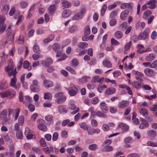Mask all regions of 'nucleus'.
I'll use <instances>...</instances> for the list:
<instances>
[{
	"instance_id": "obj_1",
	"label": "nucleus",
	"mask_w": 157,
	"mask_h": 157,
	"mask_svg": "<svg viewBox=\"0 0 157 157\" xmlns=\"http://www.w3.org/2000/svg\"><path fill=\"white\" fill-rule=\"evenodd\" d=\"M4 70L9 76H16L17 73L16 68H14V66L12 60L10 61L8 65L5 67Z\"/></svg>"
},
{
	"instance_id": "obj_2",
	"label": "nucleus",
	"mask_w": 157,
	"mask_h": 157,
	"mask_svg": "<svg viewBox=\"0 0 157 157\" xmlns=\"http://www.w3.org/2000/svg\"><path fill=\"white\" fill-rule=\"evenodd\" d=\"M88 44L87 43L81 42L77 44L78 48H77L75 51L76 52L79 53L80 56H82L86 52L85 49L88 47Z\"/></svg>"
},
{
	"instance_id": "obj_3",
	"label": "nucleus",
	"mask_w": 157,
	"mask_h": 157,
	"mask_svg": "<svg viewBox=\"0 0 157 157\" xmlns=\"http://www.w3.org/2000/svg\"><path fill=\"white\" fill-rule=\"evenodd\" d=\"M54 97L56 99V102L58 104H61L63 103L66 100V97L63 95L62 92H59L56 94Z\"/></svg>"
},
{
	"instance_id": "obj_4",
	"label": "nucleus",
	"mask_w": 157,
	"mask_h": 157,
	"mask_svg": "<svg viewBox=\"0 0 157 157\" xmlns=\"http://www.w3.org/2000/svg\"><path fill=\"white\" fill-rule=\"evenodd\" d=\"M37 122L38 123L37 127L40 130L43 131H46L47 130V128L45 125V121L44 120L39 119L37 120Z\"/></svg>"
},
{
	"instance_id": "obj_5",
	"label": "nucleus",
	"mask_w": 157,
	"mask_h": 157,
	"mask_svg": "<svg viewBox=\"0 0 157 157\" xmlns=\"http://www.w3.org/2000/svg\"><path fill=\"white\" fill-rule=\"evenodd\" d=\"M85 8L84 7H82L81 9L80 12L75 14L72 18L73 20H78L79 19L82 18L84 15V13L85 12Z\"/></svg>"
},
{
	"instance_id": "obj_6",
	"label": "nucleus",
	"mask_w": 157,
	"mask_h": 157,
	"mask_svg": "<svg viewBox=\"0 0 157 157\" xmlns=\"http://www.w3.org/2000/svg\"><path fill=\"white\" fill-rule=\"evenodd\" d=\"M19 112L20 110L18 109H8V116H12L13 117H15V120H16L18 116Z\"/></svg>"
},
{
	"instance_id": "obj_7",
	"label": "nucleus",
	"mask_w": 157,
	"mask_h": 157,
	"mask_svg": "<svg viewBox=\"0 0 157 157\" xmlns=\"http://www.w3.org/2000/svg\"><path fill=\"white\" fill-rule=\"evenodd\" d=\"M149 31V28L146 29L143 33H141L139 34L138 39L139 40L145 39L147 37Z\"/></svg>"
},
{
	"instance_id": "obj_8",
	"label": "nucleus",
	"mask_w": 157,
	"mask_h": 157,
	"mask_svg": "<svg viewBox=\"0 0 157 157\" xmlns=\"http://www.w3.org/2000/svg\"><path fill=\"white\" fill-rule=\"evenodd\" d=\"M33 132L28 128H25L24 134L26 136L27 139L29 140L33 138Z\"/></svg>"
},
{
	"instance_id": "obj_9",
	"label": "nucleus",
	"mask_w": 157,
	"mask_h": 157,
	"mask_svg": "<svg viewBox=\"0 0 157 157\" xmlns=\"http://www.w3.org/2000/svg\"><path fill=\"white\" fill-rule=\"evenodd\" d=\"M78 92V90L76 87L74 85L71 87V90L69 91V94L71 96H74L76 95Z\"/></svg>"
},
{
	"instance_id": "obj_10",
	"label": "nucleus",
	"mask_w": 157,
	"mask_h": 157,
	"mask_svg": "<svg viewBox=\"0 0 157 157\" xmlns=\"http://www.w3.org/2000/svg\"><path fill=\"white\" fill-rule=\"evenodd\" d=\"M144 72L146 75L148 77L152 76L155 74V72L153 70L149 68L144 69Z\"/></svg>"
},
{
	"instance_id": "obj_11",
	"label": "nucleus",
	"mask_w": 157,
	"mask_h": 157,
	"mask_svg": "<svg viewBox=\"0 0 157 157\" xmlns=\"http://www.w3.org/2000/svg\"><path fill=\"white\" fill-rule=\"evenodd\" d=\"M43 85L46 89H48L52 87L53 86V84L50 80L47 79L43 82Z\"/></svg>"
},
{
	"instance_id": "obj_12",
	"label": "nucleus",
	"mask_w": 157,
	"mask_h": 157,
	"mask_svg": "<svg viewBox=\"0 0 157 157\" xmlns=\"http://www.w3.org/2000/svg\"><path fill=\"white\" fill-rule=\"evenodd\" d=\"M129 14V11L128 10H125L122 11L120 15L121 19L122 20H124L127 18Z\"/></svg>"
},
{
	"instance_id": "obj_13",
	"label": "nucleus",
	"mask_w": 157,
	"mask_h": 157,
	"mask_svg": "<svg viewBox=\"0 0 157 157\" xmlns=\"http://www.w3.org/2000/svg\"><path fill=\"white\" fill-rule=\"evenodd\" d=\"M129 103L128 101H122L119 102L118 107L121 109H123L128 106Z\"/></svg>"
},
{
	"instance_id": "obj_14",
	"label": "nucleus",
	"mask_w": 157,
	"mask_h": 157,
	"mask_svg": "<svg viewBox=\"0 0 157 157\" xmlns=\"http://www.w3.org/2000/svg\"><path fill=\"white\" fill-rule=\"evenodd\" d=\"M116 90L113 87H109L107 88L105 91V94L107 95L113 94L115 93Z\"/></svg>"
},
{
	"instance_id": "obj_15",
	"label": "nucleus",
	"mask_w": 157,
	"mask_h": 157,
	"mask_svg": "<svg viewBox=\"0 0 157 157\" xmlns=\"http://www.w3.org/2000/svg\"><path fill=\"white\" fill-rule=\"evenodd\" d=\"M156 1L155 0H151L148 2L147 4L149 5V8L150 9H153L156 7Z\"/></svg>"
},
{
	"instance_id": "obj_16",
	"label": "nucleus",
	"mask_w": 157,
	"mask_h": 157,
	"mask_svg": "<svg viewBox=\"0 0 157 157\" xmlns=\"http://www.w3.org/2000/svg\"><path fill=\"white\" fill-rule=\"evenodd\" d=\"M118 126L121 128L124 132H127L128 129V126L125 123H121L118 125Z\"/></svg>"
},
{
	"instance_id": "obj_17",
	"label": "nucleus",
	"mask_w": 157,
	"mask_h": 157,
	"mask_svg": "<svg viewBox=\"0 0 157 157\" xmlns=\"http://www.w3.org/2000/svg\"><path fill=\"white\" fill-rule=\"evenodd\" d=\"M155 54L154 53H151L147 56L145 60L147 61H150L154 60L155 57Z\"/></svg>"
},
{
	"instance_id": "obj_18",
	"label": "nucleus",
	"mask_w": 157,
	"mask_h": 157,
	"mask_svg": "<svg viewBox=\"0 0 157 157\" xmlns=\"http://www.w3.org/2000/svg\"><path fill=\"white\" fill-rule=\"evenodd\" d=\"M102 63L104 66L107 67L111 68L112 66L111 63L107 59L103 60L102 62Z\"/></svg>"
},
{
	"instance_id": "obj_19",
	"label": "nucleus",
	"mask_w": 157,
	"mask_h": 157,
	"mask_svg": "<svg viewBox=\"0 0 157 157\" xmlns=\"http://www.w3.org/2000/svg\"><path fill=\"white\" fill-rule=\"evenodd\" d=\"M140 113L144 117H146V119L147 120L150 119L149 117L147 116L148 115V112L147 110L144 108H142L140 110Z\"/></svg>"
},
{
	"instance_id": "obj_20",
	"label": "nucleus",
	"mask_w": 157,
	"mask_h": 157,
	"mask_svg": "<svg viewBox=\"0 0 157 157\" xmlns=\"http://www.w3.org/2000/svg\"><path fill=\"white\" fill-rule=\"evenodd\" d=\"M56 7L55 5H52L49 6L48 10L50 14L53 15L55 13Z\"/></svg>"
},
{
	"instance_id": "obj_21",
	"label": "nucleus",
	"mask_w": 157,
	"mask_h": 157,
	"mask_svg": "<svg viewBox=\"0 0 157 157\" xmlns=\"http://www.w3.org/2000/svg\"><path fill=\"white\" fill-rule=\"evenodd\" d=\"M9 9V5L7 4H5L2 6V11L4 13L7 14Z\"/></svg>"
},
{
	"instance_id": "obj_22",
	"label": "nucleus",
	"mask_w": 157,
	"mask_h": 157,
	"mask_svg": "<svg viewBox=\"0 0 157 157\" xmlns=\"http://www.w3.org/2000/svg\"><path fill=\"white\" fill-rule=\"evenodd\" d=\"M31 64L27 60H25L23 63V66L24 68L27 69L29 71L32 69Z\"/></svg>"
},
{
	"instance_id": "obj_23",
	"label": "nucleus",
	"mask_w": 157,
	"mask_h": 157,
	"mask_svg": "<svg viewBox=\"0 0 157 157\" xmlns=\"http://www.w3.org/2000/svg\"><path fill=\"white\" fill-rule=\"evenodd\" d=\"M142 82H139L138 81H134L132 83L133 87L136 89H138L141 88V84Z\"/></svg>"
},
{
	"instance_id": "obj_24",
	"label": "nucleus",
	"mask_w": 157,
	"mask_h": 157,
	"mask_svg": "<svg viewBox=\"0 0 157 157\" xmlns=\"http://www.w3.org/2000/svg\"><path fill=\"white\" fill-rule=\"evenodd\" d=\"M132 5H133V4L131 2L129 3H124L121 4V8L122 10L125 9H128Z\"/></svg>"
},
{
	"instance_id": "obj_25",
	"label": "nucleus",
	"mask_w": 157,
	"mask_h": 157,
	"mask_svg": "<svg viewBox=\"0 0 157 157\" xmlns=\"http://www.w3.org/2000/svg\"><path fill=\"white\" fill-rule=\"evenodd\" d=\"M17 81V78L16 76H13L12 78H11L10 80V85L12 87L14 88Z\"/></svg>"
},
{
	"instance_id": "obj_26",
	"label": "nucleus",
	"mask_w": 157,
	"mask_h": 157,
	"mask_svg": "<svg viewBox=\"0 0 157 157\" xmlns=\"http://www.w3.org/2000/svg\"><path fill=\"white\" fill-rule=\"evenodd\" d=\"M58 110L59 112L61 114L65 113L67 112L66 109L63 105H60L58 107Z\"/></svg>"
},
{
	"instance_id": "obj_27",
	"label": "nucleus",
	"mask_w": 157,
	"mask_h": 157,
	"mask_svg": "<svg viewBox=\"0 0 157 157\" xmlns=\"http://www.w3.org/2000/svg\"><path fill=\"white\" fill-rule=\"evenodd\" d=\"M7 56V55L5 53V52H3L2 55L1 57V61L0 63V65L2 66V63L5 62Z\"/></svg>"
},
{
	"instance_id": "obj_28",
	"label": "nucleus",
	"mask_w": 157,
	"mask_h": 157,
	"mask_svg": "<svg viewBox=\"0 0 157 157\" xmlns=\"http://www.w3.org/2000/svg\"><path fill=\"white\" fill-rule=\"evenodd\" d=\"M103 148L102 149L101 151L103 152H106L111 151L113 150V148L111 146L105 145L102 146Z\"/></svg>"
},
{
	"instance_id": "obj_29",
	"label": "nucleus",
	"mask_w": 157,
	"mask_h": 157,
	"mask_svg": "<svg viewBox=\"0 0 157 157\" xmlns=\"http://www.w3.org/2000/svg\"><path fill=\"white\" fill-rule=\"evenodd\" d=\"M62 5L63 7L65 8H69L71 6V3L66 1H63L62 2Z\"/></svg>"
},
{
	"instance_id": "obj_30",
	"label": "nucleus",
	"mask_w": 157,
	"mask_h": 157,
	"mask_svg": "<svg viewBox=\"0 0 157 157\" xmlns=\"http://www.w3.org/2000/svg\"><path fill=\"white\" fill-rule=\"evenodd\" d=\"M71 11L69 10H64L62 13V16L64 18L69 16L71 14Z\"/></svg>"
},
{
	"instance_id": "obj_31",
	"label": "nucleus",
	"mask_w": 157,
	"mask_h": 157,
	"mask_svg": "<svg viewBox=\"0 0 157 157\" xmlns=\"http://www.w3.org/2000/svg\"><path fill=\"white\" fill-rule=\"evenodd\" d=\"M147 134L148 136H150L152 138H154L156 136V132L153 130H148L147 132Z\"/></svg>"
},
{
	"instance_id": "obj_32",
	"label": "nucleus",
	"mask_w": 157,
	"mask_h": 157,
	"mask_svg": "<svg viewBox=\"0 0 157 157\" xmlns=\"http://www.w3.org/2000/svg\"><path fill=\"white\" fill-rule=\"evenodd\" d=\"M52 49L55 52H57L60 48V45L57 43H55L52 46Z\"/></svg>"
},
{
	"instance_id": "obj_33",
	"label": "nucleus",
	"mask_w": 157,
	"mask_h": 157,
	"mask_svg": "<svg viewBox=\"0 0 157 157\" xmlns=\"http://www.w3.org/2000/svg\"><path fill=\"white\" fill-rule=\"evenodd\" d=\"M16 136L18 139H21L22 138L23 135L21 130L16 131Z\"/></svg>"
},
{
	"instance_id": "obj_34",
	"label": "nucleus",
	"mask_w": 157,
	"mask_h": 157,
	"mask_svg": "<svg viewBox=\"0 0 157 157\" xmlns=\"http://www.w3.org/2000/svg\"><path fill=\"white\" fill-rule=\"evenodd\" d=\"M107 86L105 85H99L98 87V90L100 93H101L103 89L106 88Z\"/></svg>"
},
{
	"instance_id": "obj_35",
	"label": "nucleus",
	"mask_w": 157,
	"mask_h": 157,
	"mask_svg": "<svg viewBox=\"0 0 157 157\" xmlns=\"http://www.w3.org/2000/svg\"><path fill=\"white\" fill-rule=\"evenodd\" d=\"M100 108L101 111L103 113H106L108 111V108L105 105H101Z\"/></svg>"
},
{
	"instance_id": "obj_36",
	"label": "nucleus",
	"mask_w": 157,
	"mask_h": 157,
	"mask_svg": "<svg viewBox=\"0 0 157 157\" xmlns=\"http://www.w3.org/2000/svg\"><path fill=\"white\" fill-rule=\"evenodd\" d=\"M88 148L90 150L94 151L97 149L98 146L97 144H93L89 145Z\"/></svg>"
},
{
	"instance_id": "obj_37",
	"label": "nucleus",
	"mask_w": 157,
	"mask_h": 157,
	"mask_svg": "<svg viewBox=\"0 0 157 157\" xmlns=\"http://www.w3.org/2000/svg\"><path fill=\"white\" fill-rule=\"evenodd\" d=\"M151 14V12L150 10H148L145 12L143 15V17L144 19H147L148 16Z\"/></svg>"
},
{
	"instance_id": "obj_38",
	"label": "nucleus",
	"mask_w": 157,
	"mask_h": 157,
	"mask_svg": "<svg viewBox=\"0 0 157 157\" xmlns=\"http://www.w3.org/2000/svg\"><path fill=\"white\" fill-rule=\"evenodd\" d=\"M80 127L85 130H87L88 127L87 125L84 122L79 123V124Z\"/></svg>"
},
{
	"instance_id": "obj_39",
	"label": "nucleus",
	"mask_w": 157,
	"mask_h": 157,
	"mask_svg": "<svg viewBox=\"0 0 157 157\" xmlns=\"http://www.w3.org/2000/svg\"><path fill=\"white\" fill-rule=\"evenodd\" d=\"M84 33L85 35H88L90 33V29L88 25H86L84 29Z\"/></svg>"
},
{
	"instance_id": "obj_40",
	"label": "nucleus",
	"mask_w": 157,
	"mask_h": 157,
	"mask_svg": "<svg viewBox=\"0 0 157 157\" xmlns=\"http://www.w3.org/2000/svg\"><path fill=\"white\" fill-rule=\"evenodd\" d=\"M44 98L45 99H51L52 97V94L48 92L44 93Z\"/></svg>"
},
{
	"instance_id": "obj_41",
	"label": "nucleus",
	"mask_w": 157,
	"mask_h": 157,
	"mask_svg": "<svg viewBox=\"0 0 157 157\" xmlns=\"http://www.w3.org/2000/svg\"><path fill=\"white\" fill-rule=\"evenodd\" d=\"M24 117L23 115L20 116L18 118V123L21 126L22 125L24 122Z\"/></svg>"
},
{
	"instance_id": "obj_42",
	"label": "nucleus",
	"mask_w": 157,
	"mask_h": 157,
	"mask_svg": "<svg viewBox=\"0 0 157 157\" xmlns=\"http://www.w3.org/2000/svg\"><path fill=\"white\" fill-rule=\"evenodd\" d=\"M149 126V124L147 122L141 123L139 125V128L141 129L145 128L146 127H147Z\"/></svg>"
},
{
	"instance_id": "obj_43",
	"label": "nucleus",
	"mask_w": 157,
	"mask_h": 157,
	"mask_svg": "<svg viewBox=\"0 0 157 157\" xmlns=\"http://www.w3.org/2000/svg\"><path fill=\"white\" fill-rule=\"evenodd\" d=\"M105 113L102 112L101 111H98L96 113V115L98 117L102 118H105L106 117V115L104 114Z\"/></svg>"
},
{
	"instance_id": "obj_44",
	"label": "nucleus",
	"mask_w": 157,
	"mask_h": 157,
	"mask_svg": "<svg viewBox=\"0 0 157 157\" xmlns=\"http://www.w3.org/2000/svg\"><path fill=\"white\" fill-rule=\"evenodd\" d=\"M20 4L21 8L23 9L26 8L28 5V3L27 2L22 1L20 2Z\"/></svg>"
},
{
	"instance_id": "obj_45",
	"label": "nucleus",
	"mask_w": 157,
	"mask_h": 157,
	"mask_svg": "<svg viewBox=\"0 0 157 157\" xmlns=\"http://www.w3.org/2000/svg\"><path fill=\"white\" fill-rule=\"evenodd\" d=\"M78 62L76 59H74L71 61V66L74 67H76L78 66Z\"/></svg>"
},
{
	"instance_id": "obj_46",
	"label": "nucleus",
	"mask_w": 157,
	"mask_h": 157,
	"mask_svg": "<svg viewBox=\"0 0 157 157\" xmlns=\"http://www.w3.org/2000/svg\"><path fill=\"white\" fill-rule=\"evenodd\" d=\"M122 36V32L119 31H117L115 33V36L117 39H120Z\"/></svg>"
},
{
	"instance_id": "obj_47",
	"label": "nucleus",
	"mask_w": 157,
	"mask_h": 157,
	"mask_svg": "<svg viewBox=\"0 0 157 157\" xmlns=\"http://www.w3.org/2000/svg\"><path fill=\"white\" fill-rule=\"evenodd\" d=\"M107 8V6L106 4H104L103 5L102 9L101 10V15L102 16L104 14V13L105 12V11H106V9Z\"/></svg>"
},
{
	"instance_id": "obj_48",
	"label": "nucleus",
	"mask_w": 157,
	"mask_h": 157,
	"mask_svg": "<svg viewBox=\"0 0 157 157\" xmlns=\"http://www.w3.org/2000/svg\"><path fill=\"white\" fill-rule=\"evenodd\" d=\"M9 93L8 94V97L9 98H11L13 96H14L16 94V92L15 91L13 90H12L10 91H8Z\"/></svg>"
},
{
	"instance_id": "obj_49",
	"label": "nucleus",
	"mask_w": 157,
	"mask_h": 157,
	"mask_svg": "<svg viewBox=\"0 0 157 157\" xmlns=\"http://www.w3.org/2000/svg\"><path fill=\"white\" fill-rule=\"evenodd\" d=\"M24 38L23 35H20L18 39L17 43L20 44H22L24 43Z\"/></svg>"
},
{
	"instance_id": "obj_50",
	"label": "nucleus",
	"mask_w": 157,
	"mask_h": 157,
	"mask_svg": "<svg viewBox=\"0 0 157 157\" xmlns=\"http://www.w3.org/2000/svg\"><path fill=\"white\" fill-rule=\"evenodd\" d=\"M16 13L15 8L13 6L10 9L9 14L10 16H12Z\"/></svg>"
},
{
	"instance_id": "obj_51",
	"label": "nucleus",
	"mask_w": 157,
	"mask_h": 157,
	"mask_svg": "<svg viewBox=\"0 0 157 157\" xmlns=\"http://www.w3.org/2000/svg\"><path fill=\"white\" fill-rule=\"evenodd\" d=\"M33 50L34 52L36 53H39L40 51L39 47L36 44H35L34 45Z\"/></svg>"
},
{
	"instance_id": "obj_52",
	"label": "nucleus",
	"mask_w": 157,
	"mask_h": 157,
	"mask_svg": "<svg viewBox=\"0 0 157 157\" xmlns=\"http://www.w3.org/2000/svg\"><path fill=\"white\" fill-rule=\"evenodd\" d=\"M9 93L8 91L5 92H2L0 93V96L2 98L8 97V94Z\"/></svg>"
},
{
	"instance_id": "obj_53",
	"label": "nucleus",
	"mask_w": 157,
	"mask_h": 157,
	"mask_svg": "<svg viewBox=\"0 0 157 157\" xmlns=\"http://www.w3.org/2000/svg\"><path fill=\"white\" fill-rule=\"evenodd\" d=\"M77 30V27L76 26H72L70 27L68 30L69 32L71 33H74Z\"/></svg>"
},
{
	"instance_id": "obj_54",
	"label": "nucleus",
	"mask_w": 157,
	"mask_h": 157,
	"mask_svg": "<svg viewBox=\"0 0 157 157\" xmlns=\"http://www.w3.org/2000/svg\"><path fill=\"white\" fill-rule=\"evenodd\" d=\"M7 111L6 109H4L1 113V118H5L6 117L7 114Z\"/></svg>"
},
{
	"instance_id": "obj_55",
	"label": "nucleus",
	"mask_w": 157,
	"mask_h": 157,
	"mask_svg": "<svg viewBox=\"0 0 157 157\" xmlns=\"http://www.w3.org/2000/svg\"><path fill=\"white\" fill-rule=\"evenodd\" d=\"M6 84L1 82L0 84V89L1 90H4L6 89L7 87Z\"/></svg>"
},
{
	"instance_id": "obj_56",
	"label": "nucleus",
	"mask_w": 157,
	"mask_h": 157,
	"mask_svg": "<svg viewBox=\"0 0 157 157\" xmlns=\"http://www.w3.org/2000/svg\"><path fill=\"white\" fill-rule=\"evenodd\" d=\"M99 101V99L97 97H94L93 98L91 101V103L94 105L97 104Z\"/></svg>"
},
{
	"instance_id": "obj_57",
	"label": "nucleus",
	"mask_w": 157,
	"mask_h": 157,
	"mask_svg": "<svg viewBox=\"0 0 157 157\" xmlns=\"http://www.w3.org/2000/svg\"><path fill=\"white\" fill-rule=\"evenodd\" d=\"M66 69L68 71L73 75H75L76 73L75 71L73 68H72L70 67H66Z\"/></svg>"
},
{
	"instance_id": "obj_58",
	"label": "nucleus",
	"mask_w": 157,
	"mask_h": 157,
	"mask_svg": "<svg viewBox=\"0 0 157 157\" xmlns=\"http://www.w3.org/2000/svg\"><path fill=\"white\" fill-rule=\"evenodd\" d=\"M58 137V134L57 132H55L53 133L52 136V140L53 141L56 140Z\"/></svg>"
},
{
	"instance_id": "obj_59",
	"label": "nucleus",
	"mask_w": 157,
	"mask_h": 157,
	"mask_svg": "<svg viewBox=\"0 0 157 157\" xmlns=\"http://www.w3.org/2000/svg\"><path fill=\"white\" fill-rule=\"evenodd\" d=\"M23 59L21 58V60L19 61V63L17 65V70H20L21 67L23 63Z\"/></svg>"
},
{
	"instance_id": "obj_60",
	"label": "nucleus",
	"mask_w": 157,
	"mask_h": 157,
	"mask_svg": "<svg viewBox=\"0 0 157 157\" xmlns=\"http://www.w3.org/2000/svg\"><path fill=\"white\" fill-rule=\"evenodd\" d=\"M28 108L30 112H33L34 110L35 107L33 105L30 104L28 105Z\"/></svg>"
},
{
	"instance_id": "obj_61",
	"label": "nucleus",
	"mask_w": 157,
	"mask_h": 157,
	"mask_svg": "<svg viewBox=\"0 0 157 157\" xmlns=\"http://www.w3.org/2000/svg\"><path fill=\"white\" fill-rule=\"evenodd\" d=\"M40 145L43 147H45L46 146V144L44 138H41L40 140Z\"/></svg>"
},
{
	"instance_id": "obj_62",
	"label": "nucleus",
	"mask_w": 157,
	"mask_h": 157,
	"mask_svg": "<svg viewBox=\"0 0 157 157\" xmlns=\"http://www.w3.org/2000/svg\"><path fill=\"white\" fill-rule=\"evenodd\" d=\"M118 12V11L117 10H113L110 14V17L111 18H113L117 14Z\"/></svg>"
},
{
	"instance_id": "obj_63",
	"label": "nucleus",
	"mask_w": 157,
	"mask_h": 157,
	"mask_svg": "<svg viewBox=\"0 0 157 157\" xmlns=\"http://www.w3.org/2000/svg\"><path fill=\"white\" fill-rule=\"evenodd\" d=\"M127 157H140V155L136 153H132L128 155Z\"/></svg>"
},
{
	"instance_id": "obj_64",
	"label": "nucleus",
	"mask_w": 157,
	"mask_h": 157,
	"mask_svg": "<svg viewBox=\"0 0 157 157\" xmlns=\"http://www.w3.org/2000/svg\"><path fill=\"white\" fill-rule=\"evenodd\" d=\"M151 68H154L157 67V60L154 61L150 66Z\"/></svg>"
}]
</instances>
